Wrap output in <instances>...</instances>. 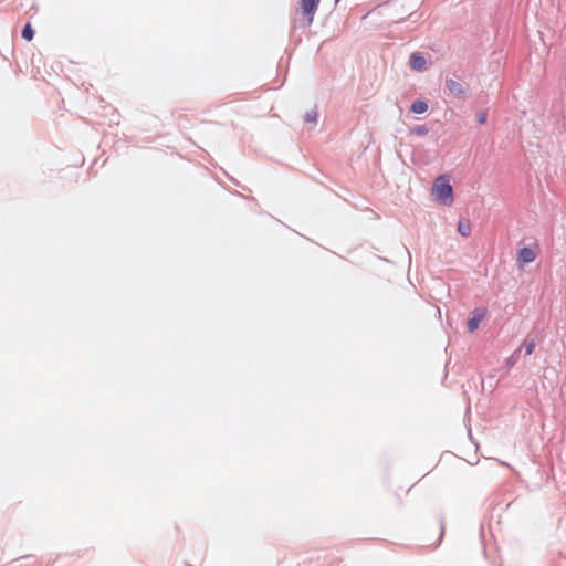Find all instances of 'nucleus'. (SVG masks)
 <instances>
[{
	"label": "nucleus",
	"mask_w": 566,
	"mask_h": 566,
	"mask_svg": "<svg viewBox=\"0 0 566 566\" xmlns=\"http://www.w3.org/2000/svg\"><path fill=\"white\" fill-rule=\"evenodd\" d=\"M431 195L438 203L451 206L453 203V188L450 185V178L447 175H440L433 181Z\"/></svg>",
	"instance_id": "f257e3e1"
},
{
	"label": "nucleus",
	"mask_w": 566,
	"mask_h": 566,
	"mask_svg": "<svg viewBox=\"0 0 566 566\" xmlns=\"http://www.w3.org/2000/svg\"><path fill=\"white\" fill-rule=\"evenodd\" d=\"M539 245L535 243L533 247H524L517 252V262L521 265L532 263L539 254Z\"/></svg>",
	"instance_id": "f03ea898"
},
{
	"label": "nucleus",
	"mask_w": 566,
	"mask_h": 566,
	"mask_svg": "<svg viewBox=\"0 0 566 566\" xmlns=\"http://www.w3.org/2000/svg\"><path fill=\"white\" fill-rule=\"evenodd\" d=\"M319 2L321 0H301V12L305 18V25H310L313 22Z\"/></svg>",
	"instance_id": "7ed1b4c3"
},
{
	"label": "nucleus",
	"mask_w": 566,
	"mask_h": 566,
	"mask_svg": "<svg viewBox=\"0 0 566 566\" xmlns=\"http://www.w3.org/2000/svg\"><path fill=\"white\" fill-rule=\"evenodd\" d=\"M486 315V308H476L472 313V317L468 321L467 327L470 333H473L475 329H478L481 321Z\"/></svg>",
	"instance_id": "20e7f679"
},
{
	"label": "nucleus",
	"mask_w": 566,
	"mask_h": 566,
	"mask_svg": "<svg viewBox=\"0 0 566 566\" xmlns=\"http://www.w3.org/2000/svg\"><path fill=\"white\" fill-rule=\"evenodd\" d=\"M446 84H447V88L450 92V94L458 96V97L464 96L465 87L461 83L457 82L455 80L449 78V80H447Z\"/></svg>",
	"instance_id": "39448f33"
},
{
	"label": "nucleus",
	"mask_w": 566,
	"mask_h": 566,
	"mask_svg": "<svg viewBox=\"0 0 566 566\" xmlns=\"http://www.w3.org/2000/svg\"><path fill=\"white\" fill-rule=\"evenodd\" d=\"M410 66L412 70L421 72L427 67V61L420 53H412L410 56Z\"/></svg>",
	"instance_id": "423d86ee"
},
{
	"label": "nucleus",
	"mask_w": 566,
	"mask_h": 566,
	"mask_svg": "<svg viewBox=\"0 0 566 566\" xmlns=\"http://www.w3.org/2000/svg\"><path fill=\"white\" fill-rule=\"evenodd\" d=\"M411 112L415 113V114H422L424 112H427L428 109V104L426 101H422V99H418V101H415L412 104H411Z\"/></svg>",
	"instance_id": "0eeeda50"
},
{
	"label": "nucleus",
	"mask_w": 566,
	"mask_h": 566,
	"mask_svg": "<svg viewBox=\"0 0 566 566\" xmlns=\"http://www.w3.org/2000/svg\"><path fill=\"white\" fill-rule=\"evenodd\" d=\"M471 223L469 220H460L458 222V231L462 237H469L471 234Z\"/></svg>",
	"instance_id": "6e6552de"
},
{
	"label": "nucleus",
	"mask_w": 566,
	"mask_h": 566,
	"mask_svg": "<svg viewBox=\"0 0 566 566\" xmlns=\"http://www.w3.org/2000/svg\"><path fill=\"white\" fill-rule=\"evenodd\" d=\"M33 34H34V32L31 28V24L27 23L22 30V38L25 39L27 41H31L33 39Z\"/></svg>",
	"instance_id": "1a4fd4ad"
},
{
	"label": "nucleus",
	"mask_w": 566,
	"mask_h": 566,
	"mask_svg": "<svg viewBox=\"0 0 566 566\" xmlns=\"http://www.w3.org/2000/svg\"><path fill=\"white\" fill-rule=\"evenodd\" d=\"M522 347L524 348L526 355H532L535 349V342L534 340H525L523 343Z\"/></svg>",
	"instance_id": "9d476101"
},
{
	"label": "nucleus",
	"mask_w": 566,
	"mask_h": 566,
	"mask_svg": "<svg viewBox=\"0 0 566 566\" xmlns=\"http://www.w3.org/2000/svg\"><path fill=\"white\" fill-rule=\"evenodd\" d=\"M305 122L307 123H315L317 119V112L316 111H310L305 114Z\"/></svg>",
	"instance_id": "9b49d317"
},
{
	"label": "nucleus",
	"mask_w": 566,
	"mask_h": 566,
	"mask_svg": "<svg viewBox=\"0 0 566 566\" xmlns=\"http://www.w3.org/2000/svg\"><path fill=\"white\" fill-rule=\"evenodd\" d=\"M485 120H486V114H485V113H483V114H481V116L479 117V123H480V124H484V123H485Z\"/></svg>",
	"instance_id": "f8f14e48"
},
{
	"label": "nucleus",
	"mask_w": 566,
	"mask_h": 566,
	"mask_svg": "<svg viewBox=\"0 0 566 566\" xmlns=\"http://www.w3.org/2000/svg\"><path fill=\"white\" fill-rule=\"evenodd\" d=\"M418 134H426L427 133V129L426 128H418Z\"/></svg>",
	"instance_id": "ddd939ff"
}]
</instances>
